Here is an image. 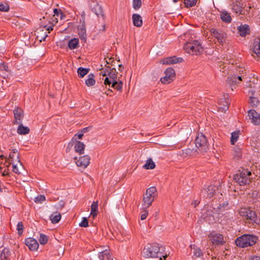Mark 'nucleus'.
Here are the masks:
<instances>
[{
    "label": "nucleus",
    "mask_w": 260,
    "mask_h": 260,
    "mask_svg": "<svg viewBox=\"0 0 260 260\" xmlns=\"http://www.w3.org/2000/svg\"><path fill=\"white\" fill-rule=\"evenodd\" d=\"M164 251L165 248L158 244H148L144 247L142 254L146 258L157 257L161 260L162 257H167V254L164 253Z\"/></svg>",
    "instance_id": "f257e3e1"
},
{
    "label": "nucleus",
    "mask_w": 260,
    "mask_h": 260,
    "mask_svg": "<svg viewBox=\"0 0 260 260\" xmlns=\"http://www.w3.org/2000/svg\"><path fill=\"white\" fill-rule=\"evenodd\" d=\"M110 71H107L108 76L106 77L103 80L106 86L112 87L118 91L122 89L123 82L119 80H117V72L115 68L110 69Z\"/></svg>",
    "instance_id": "f03ea898"
},
{
    "label": "nucleus",
    "mask_w": 260,
    "mask_h": 260,
    "mask_svg": "<svg viewBox=\"0 0 260 260\" xmlns=\"http://www.w3.org/2000/svg\"><path fill=\"white\" fill-rule=\"evenodd\" d=\"M246 72L244 68L236 67L235 73L231 75L228 77L226 80V84L230 86L232 90H233V87L239 84L243 79H246Z\"/></svg>",
    "instance_id": "7ed1b4c3"
},
{
    "label": "nucleus",
    "mask_w": 260,
    "mask_h": 260,
    "mask_svg": "<svg viewBox=\"0 0 260 260\" xmlns=\"http://www.w3.org/2000/svg\"><path fill=\"white\" fill-rule=\"evenodd\" d=\"M257 240V237L256 236L244 234L238 237L235 240V243L239 247L245 248L254 245Z\"/></svg>",
    "instance_id": "20e7f679"
},
{
    "label": "nucleus",
    "mask_w": 260,
    "mask_h": 260,
    "mask_svg": "<svg viewBox=\"0 0 260 260\" xmlns=\"http://www.w3.org/2000/svg\"><path fill=\"white\" fill-rule=\"evenodd\" d=\"M157 189L155 187L151 186L147 188L143 198L142 204L143 209H147L149 207L157 197Z\"/></svg>",
    "instance_id": "39448f33"
},
{
    "label": "nucleus",
    "mask_w": 260,
    "mask_h": 260,
    "mask_svg": "<svg viewBox=\"0 0 260 260\" xmlns=\"http://www.w3.org/2000/svg\"><path fill=\"white\" fill-rule=\"evenodd\" d=\"M239 214L246 222L259 224L255 212L249 208H241L239 211Z\"/></svg>",
    "instance_id": "423d86ee"
},
{
    "label": "nucleus",
    "mask_w": 260,
    "mask_h": 260,
    "mask_svg": "<svg viewBox=\"0 0 260 260\" xmlns=\"http://www.w3.org/2000/svg\"><path fill=\"white\" fill-rule=\"evenodd\" d=\"M184 49L185 52L192 55H199L203 51L201 44L197 40L186 42L184 45Z\"/></svg>",
    "instance_id": "0eeeda50"
},
{
    "label": "nucleus",
    "mask_w": 260,
    "mask_h": 260,
    "mask_svg": "<svg viewBox=\"0 0 260 260\" xmlns=\"http://www.w3.org/2000/svg\"><path fill=\"white\" fill-rule=\"evenodd\" d=\"M251 172L248 169H244L235 175L234 179L240 185H244L251 182Z\"/></svg>",
    "instance_id": "6e6552de"
},
{
    "label": "nucleus",
    "mask_w": 260,
    "mask_h": 260,
    "mask_svg": "<svg viewBox=\"0 0 260 260\" xmlns=\"http://www.w3.org/2000/svg\"><path fill=\"white\" fill-rule=\"evenodd\" d=\"M197 148L201 152H206L208 150L209 144L207 138L202 133H199L195 140Z\"/></svg>",
    "instance_id": "1a4fd4ad"
},
{
    "label": "nucleus",
    "mask_w": 260,
    "mask_h": 260,
    "mask_svg": "<svg viewBox=\"0 0 260 260\" xmlns=\"http://www.w3.org/2000/svg\"><path fill=\"white\" fill-rule=\"evenodd\" d=\"M73 146L74 149L76 153L80 155L84 154L85 147V144L83 142L77 141L75 138H73L69 143L66 149L67 152L69 151L71 148Z\"/></svg>",
    "instance_id": "9d476101"
},
{
    "label": "nucleus",
    "mask_w": 260,
    "mask_h": 260,
    "mask_svg": "<svg viewBox=\"0 0 260 260\" xmlns=\"http://www.w3.org/2000/svg\"><path fill=\"white\" fill-rule=\"evenodd\" d=\"M210 32L220 44L223 45L225 42L226 34L223 30L211 28L210 29Z\"/></svg>",
    "instance_id": "9b49d317"
},
{
    "label": "nucleus",
    "mask_w": 260,
    "mask_h": 260,
    "mask_svg": "<svg viewBox=\"0 0 260 260\" xmlns=\"http://www.w3.org/2000/svg\"><path fill=\"white\" fill-rule=\"evenodd\" d=\"M165 76L160 79V81L163 84H168L173 81L175 77V72L172 68H168L165 72Z\"/></svg>",
    "instance_id": "f8f14e48"
},
{
    "label": "nucleus",
    "mask_w": 260,
    "mask_h": 260,
    "mask_svg": "<svg viewBox=\"0 0 260 260\" xmlns=\"http://www.w3.org/2000/svg\"><path fill=\"white\" fill-rule=\"evenodd\" d=\"M208 237L212 243L214 245H223L225 243L223 236L221 234L212 233L209 235Z\"/></svg>",
    "instance_id": "ddd939ff"
},
{
    "label": "nucleus",
    "mask_w": 260,
    "mask_h": 260,
    "mask_svg": "<svg viewBox=\"0 0 260 260\" xmlns=\"http://www.w3.org/2000/svg\"><path fill=\"white\" fill-rule=\"evenodd\" d=\"M74 159L77 166L85 169L89 165L90 157L89 155H85L79 157V158L75 156Z\"/></svg>",
    "instance_id": "4468645a"
},
{
    "label": "nucleus",
    "mask_w": 260,
    "mask_h": 260,
    "mask_svg": "<svg viewBox=\"0 0 260 260\" xmlns=\"http://www.w3.org/2000/svg\"><path fill=\"white\" fill-rule=\"evenodd\" d=\"M13 114L15 119L14 124H18L22 123L24 116L23 109L19 107H16L13 110Z\"/></svg>",
    "instance_id": "2eb2a0df"
},
{
    "label": "nucleus",
    "mask_w": 260,
    "mask_h": 260,
    "mask_svg": "<svg viewBox=\"0 0 260 260\" xmlns=\"http://www.w3.org/2000/svg\"><path fill=\"white\" fill-rule=\"evenodd\" d=\"M181 57H176V56H171L166 57L159 61L160 63L162 64H171L181 62L182 61Z\"/></svg>",
    "instance_id": "dca6fc26"
},
{
    "label": "nucleus",
    "mask_w": 260,
    "mask_h": 260,
    "mask_svg": "<svg viewBox=\"0 0 260 260\" xmlns=\"http://www.w3.org/2000/svg\"><path fill=\"white\" fill-rule=\"evenodd\" d=\"M248 115L251 122L254 125H258L260 123V115L254 110H250Z\"/></svg>",
    "instance_id": "f3484780"
},
{
    "label": "nucleus",
    "mask_w": 260,
    "mask_h": 260,
    "mask_svg": "<svg viewBox=\"0 0 260 260\" xmlns=\"http://www.w3.org/2000/svg\"><path fill=\"white\" fill-rule=\"evenodd\" d=\"M25 244L31 251H36L39 247L38 241L32 238H28L25 239Z\"/></svg>",
    "instance_id": "a211bd4d"
},
{
    "label": "nucleus",
    "mask_w": 260,
    "mask_h": 260,
    "mask_svg": "<svg viewBox=\"0 0 260 260\" xmlns=\"http://www.w3.org/2000/svg\"><path fill=\"white\" fill-rule=\"evenodd\" d=\"M78 31L79 38L83 43H85L87 40V34L85 25L83 23L78 26Z\"/></svg>",
    "instance_id": "6ab92c4d"
},
{
    "label": "nucleus",
    "mask_w": 260,
    "mask_h": 260,
    "mask_svg": "<svg viewBox=\"0 0 260 260\" xmlns=\"http://www.w3.org/2000/svg\"><path fill=\"white\" fill-rule=\"evenodd\" d=\"M219 105V110L221 112H225L229 109L230 102L229 99H221L218 101Z\"/></svg>",
    "instance_id": "aec40b11"
},
{
    "label": "nucleus",
    "mask_w": 260,
    "mask_h": 260,
    "mask_svg": "<svg viewBox=\"0 0 260 260\" xmlns=\"http://www.w3.org/2000/svg\"><path fill=\"white\" fill-rule=\"evenodd\" d=\"M133 22L134 26L141 27L143 24L142 17L138 14H134L132 16Z\"/></svg>",
    "instance_id": "412c9836"
},
{
    "label": "nucleus",
    "mask_w": 260,
    "mask_h": 260,
    "mask_svg": "<svg viewBox=\"0 0 260 260\" xmlns=\"http://www.w3.org/2000/svg\"><path fill=\"white\" fill-rule=\"evenodd\" d=\"M253 52L260 57V39L255 38L253 43Z\"/></svg>",
    "instance_id": "4be33fe9"
},
{
    "label": "nucleus",
    "mask_w": 260,
    "mask_h": 260,
    "mask_svg": "<svg viewBox=\"0 0 260 260\" xmlns=\"http://www.w3.org/2000/svg\"><path fill=\"white\" fill-rule=\"evenodd\" d=\"M99 257L100 260H112L113 258L109 250H105L99 253Z\"/></svg>",
    "instance_id": "5701e85b"
},
{
    "label": "nucleus",
    "mask_w": 260,
    "mask_h": 260,
    "mask_svg": "<svg viewBox=\"0 0 260 260\" xmlns=\"http://www.w3.org/2000/svg\"><path fill=\"white\" fill-rule=\"evenodd\" d=\"M220 17L221 20L225 23H229L232 21L230 13L226 11H221L220 13Z\"/></svg>",
    "instance_id": "b1692460"
},
{
    "label": "nucleus",
    "mask_w": 260,
    "mask_h": 260,
    "mask_svg": "<svg viewBox=\"0 0 260 260\" xmlns=\"http://www.w3.org/2000/svg\"><path fill=\"white\" fill-rule=\"evenodd\" d=\"M238 30L240 35L242 37H244L249 34V27L247 24L242 25L238 27Z\"/></svg>",
    "instance_id": "393cba45"
},
{
    "label": "nucleus",
    "mask_w": 260,
    "mask_h": 260,
    "mask_svg": "<svg viewBox=\"0 0 260 260\" xmlns=\"http://www.w3.org/2000/svg\"><path fill=\"white\" fill-rule=\"evenodd\" d=\"M18 124H19V125L18 126L17 130V132L18 134L24 135L28 134L29 133L30 129L27 126H23L22 123H19Z\"/></svg>",
    "instance_id": "a878e982"
},
{
    "label": "nucleus",
    "mask_w": 260,
    "mask_h": 260,
    "mask_svg": "<svg viewBox=\"0 0 260 260\" xmlns=\"http://www.w3.org/2000/svg\"><path fill=\"white\" fill-rule=\"evenodd\" d=\"M79 41L78 38H73L68 42V47L71 50L76 49L79 46Z\"/></svg>",
    "instance_id": "bb28decb"
},
{
    "label": "nucleus",
    "mask_w": 260,
    "mask_h": 260,
    "mask_svg": "<svg viewBox=\"0 0 260 260\" xmlns=\"http://www.w3.org/2000/svg\"><path fill=\"white\" fill-rule=\"evenodd\" d=\"M217 189V187L215 185L209 186L206 190L207 197L211 198L214 195Z\"/></svg>",
    "instance_id": "cd10ccee"
},
{
    "label": "nucleus",
    "mask_w": 260,
    "mask_h": 260,
    "mask_svg": "<svg viewBox=\"0 0 260 260\" xmlns=\"http://www.w3.org/2000/svg\"><path fill=\"white\" fill-rule=\"evenodd\" d=\"M98 202H93L91 206V212L90 215L94 218L98 215Z\"/></svg>",
    "instance_id": "c85d7f7f"
},
{
    "label": "nucleus",
    "mask_w": 260,
    "mask_h": 260,
    "mask_svg": "<svg viewBox=\"0 0 260 260\" xmlns=\"http://www.w3.org/2000/svg\"><path fill=\"white\" fill-rule=\"evenodd\" d=\"M11 255L10 251L9 248H4L0 254L1 260H8Z\"/></svg>",
    "instance_id": "c756f323"
},
{
    "label": "nucleus",
    "mask_w": 260,
    "mask_h": 260,
    "mask_svg": "<svg viewBox=\"0 0 260 260\" xmlns=\"http://www.w3.org/2000/svg\"><path fill=\"white\" fill-rule=\"evenodd\" d=\"M232 9L237 14H242L243 13V8L239 2L234 4Z\"/></svg>",
    "instance_id": "7c9ffc66"
},
{
    "label": "nucleus",
    "mask_w": 260,
    "mask_h": 260,
    "mask_svg": "<svg viewBox=\"0 0 260 260\" xmlns=\"http://www.w3.org/2000/svg\"><path fill=\"white\" fill-rule=\"evenodd\" d=\"M95 83L94 80V75L93 74H89L88 75V78L85 80V84L88 86H92Z\"/></svg>",
    "instance_id": "2f4dec72"
},
{
    "label": "nucleus",
    "mask_w": 260,
    "mask_h": 260,
    "mask_svg": "<svg viewBox=\"0 0 260 260\" xmlns=\"http://www.w3.org/2000/svg\"><path fill=\"white\" fill-rule=\"evenodd\" d=\"M155 167V164L151 158H148L146 164L143 166V168L145 169H153Z\"/></svg>",
    "instance_id": "473e14b6"
},
{
    "label": "nucleus",
    "mask_w": 260,
    "mask_h": 260,
    "mask_svg": "<svg viewBox=\"0 0 260 260\" xmlns=\"http://www.w3.org/2000/svg\"><path fill=\"white\" fill-rule=\"evenodd\" d=\"M89 71V68H84L80 67L77 70L78 75L80 78H83L85 75L88 74Z\"/></svg>",
    "instance_id": "72a5a7b5"
},
{
    "label": "nucleus",
    "mask_w": 260,
    "mask_h": 260,
    "mask_svg": "<svg viewBox=\"0 0 260 260\" xmlns=\"http://www.w3.org/2000/svg\"><path fill=\"white\" fill-rule=\"evenodd\" d=\"M50 218L53 223H58L61 219V214L57 212L53 213L50 215Z\"/></svg>",
    "instance_id": "f704fd0d"
},
{
    "label": "nucleus",
    "mask_w": 260,
    "mask_h": 260,
    "mask_svg": "<svg viewBox=\"0 0 260 260\" xmlns=\"http://www.w3.org/2000/svg\"><path fill=\"white\" fill-rule=\"evenodd\" d=\"M239 135V132H234L231 134V143L232 145H234L237 141Z\"/></svg>",
    "instance_id": "c9c22d12"
},
{
    "label": "nucleus",
    "mask_w": 260,
    "mask_h": 260,
    "mask_svg": "<svg viewBox=\"0 0 260 260\" xmlns=\"http://www.w3.org/2000/svg\"><path fill=\"white\" fill-rule=\"evenodd\" d=\"M193 256L196 257H199L203 255V252L201 249L198 247H193Z\"/></svg>",
    "instance_id": "e433bc0d"
},
{
    "label": "nucleus",
    "mask_w": 260,
    "mask_h": 260,
    "mask_svg": "<svg viewBox=\"0 0 260 260\" xmlns=\"http://www.w3.org/2000/svg\"><path fill=\"white\" fill-rule=\"evenodd\" d=\"M142 6L141 0H133V7L135 10L139 9Z\"/></svg>",
    "instance_id": "4c0bfd02"
},
{
    "label": "nucleus",
    "mask_w": 260,
    "mask_h": 260,
    "mask_svg": "<svg viewBox=\"0 0 260 260\" xmlns=\"http://www.w3.org/2000/svg\"><path fill=\"white\" fill-rule=\"evenodd\" d=\"M24 226L22 221H20L17 225V230L18 231V234L19 236H21L23 232Z\"/></svg>",
    "instance_id": "58836bf2"
},
{
    "label": "nucleus",
    "mask_w": 260,
    "mask_h": 260,
    "mask_svg": "<svg viewBox=\"0 0 260 260\" xmlns=\"http://www.w3.org/2000/svg\"><path fill=\"white\" fill-rule=\"evenodd\" d=\"M249 103L252 107H256L258 104V100L256 98L250 96L249 99Z\"/></svg>",
    "instance_id": "ea45409f"
},
{
    "label": "nucleus",
    "mask_w": 260,
    "mask_h": 260,
    "mask_svg": "<svg viewBox=\"0 0 260 260\" xmlns=\"http://www.w3.org/2000/svg\"><path fill=\"white\" fill-rule=\"evenodd\" d=\"M46 200V198L44 195L40 194L39 196H38L36 197L34 201L36 203H42L43 202L45 201Z\"/></svg>",
    "instance_id": "a19ab883"
},
{
    "label": "nucleus",
    "mask_w": 260,
    "mask_h": 260,
    "mask_svg": "<svg viewBox=\"0 0 260 260\" xmlns=\"http://www.w3.org/2000/svg\"><path fill=\"white\" fill-rule=\"evenodd\" d=\"M39 241L41 244H45L48 242V237L44 234H41Z\"/></svg>",
    "instance_id": "79ce46f5"
},
{
    "label": "nucleus",
    "mask_w": 260,
    "mask_h": 260,
    "mask_svg": "<svg viewBox=\"0 0 260 260\" xmlns=\"http://www.w3.org/2000/svg\"><path fill=\"white\" fill-rule=\"evenodd\" d=\"M9 6L7 3L0 4V11L8 12L9 10Z\"/></svg>",
    "instance_id": "37998d69"
},
{
    "label": "nucleus",
    "mask_w": 260,
    "mask_h": 260,
    "mask_svg": "<svg viewBox=\"0 0 260 260\" xmlns=\"http://www.w3.org/2000/svg\"><path fill=\"white\" fill-rule=\"evenodd\" d=\"M197 0H184V3L186 7H192L196 5Z\"/></svg>",
    "instance_id": "c03bdc74"
},
{
    "label": "nucleus",
    "mask_w": 260,
    "mask_h": 260,
    "mask_svg": "<svg viewBox=\"0 0 260 260\" xmlns=\"http://www.w3.org/2000/svg\"><path fill=\"white\" fill-rule=\"evenodd\" d=\"M18 151L17 149H14L13 151L10 152L9 154V159H11V162H15L14 161L15 155V154L17 153Z\"/></svg>",
    "instance_id": "a18cd8bd"
},
{
    "label": "nucleus",
    "mask_w": 260,
    "mask_h": 260,
    "mask_svg": "<svg viewBox=\"0 0 260 260\" xmlns=\"http://www.w3.org/2000/svg\"><path fill=\"white\" fill-rule=\"evenodd\" d=\"M79 225L84 228L88 226V221L86 217H83L82 221L79 223Z\"/></svg>",
    "instance_id": "49530a36"
},
{
    "label": "nucleus",
    "mask_w": 260,
    "mask_h": 260,
    "mask_svg": "<svg viewBox=\"0 0 260 260\" xmlns=\"http://www.w3.org/2000/svg\"><path fill=\"white\" fill-rule=\"evenodd\" d=\"M148 214V211L146 209H143V210L141 212V219L144 220L146 218Z\"/></svg>",
    "instance_id": "de8ad7c7"
},
{
    "label": "nucleus",
    "mask_w": 260,
    "mask_h": 260,
    "mask_svg": "<svg viewBox=\"0 0 260 260\" xmlns=\"http://www.w3.org/2000/svg\"><path fill=\"white\" fill-rule=\"evenodd\" d=\"M12 164L13 167V171L17 174H20L19 172V170L17 167V163H15V162H11Z\"/></svg>",
    "instance_id": "09e8293b"
},
{
    "label": "nucleus",
    "mask_w": 260,
    "mask_h": 260,
    "mask_svg": "<svg viewBox=\"0 0 260 260\" xmlns=\"http://www.w3.org/2000/svg\"><path fill=\"white\" fill-rule=\"evenodd\" d=\"M83 133L80 131L78 133L76 134L73 137V138H75L76 140L77 138H78V139H81L83 137Z\"/></svg>",
    "instance_id": "8fccbe9b"
},
{
    "label": "nucleus",
    "mask_w": 260,
    "mask_h": 260,
    "mask_svg": "<svg viewBox=\"0 0 260 260\" xmlns=\"http://www.w3.org/2000/svg\"><path fill=\"white\" fill-rule=\"evenodd\" d=\"M48 37V35L47 34H45V35H44V36L43 37H41V36H39V35H38L37 36V38L39 40V41L40 42H42V41H45V39L46 38V37Z\"/></svg>",
    "instance_id": "3c124183"
},
{
    "label": "nucleus",
    "mask_w": 260,
    "mask_h": 260,
    "mask_svg": "<svg viewBox=\"0 0 260 260\" xmlns=\"http://www.w3.org/2000/svg\"><path fill=\"white\" fill-rule=\"evenodd\" d=\"M8 67L4 63L0 64V70L1 71H7Z\"/></svg>",
    "instance_id": "603ef678"
},
{
    "label": "nucleus",
    "mask_w": 260,
    "mask_h": 260,
    "mask_svg": "<svg viewBox=\"0 0 260 260\" xmlns=\"http://www.w3.org/2000/svg\"><path fill=\"white\" fill-rule=\"evenodd\" d=\"M107 71H109V70H107L106 71H102L100 73V75H102L103 77H106L108 76V72Z\"/></svg>",
    "instance_id": "864d4df0"
},
{
    "label": "nucleus",
    "mask_w": 260,
    "mask_h": 260,
    "mask_svg": "<svg viewBox=\"0 0 260 260\" xmlns=\"http://www.w3.org/2000/svg\"><path fill=\"white\" fill-rule=\"evenodd\" d=\"M90 129V127H86L82 128L80 131L82 133L84 134V133L88 132Z\"/></svg>",
    "instance_id": "5fc2aeb1"
},
{
    "label": "nucleus",
    "mask_w": 260,
    "mask_h": 260,
    "mask_svg": "<svg viewBox=\"0 0 260 260\" xmlns=\"http://www.w3.org/2000/svg\"><path fill=\"white\" fill-rule=\"evenodd\" d=\"M16 161L17 162V163L19 164L20 166H22V164L21 162L20 159L19 158L18 153L16 156Z\"/></svg>",
    "instance_id": "6e6d98bb"
},
{
    "label": "nucleus",
    "mask_w": 260,
    "mask_h": 260,
    "mask_svg": "<svg viewBox=\"0 0 260 260\" xmlns=\"http://www.w3.org/2000/svg\"><path fill=\"white\" fill-rule=\"evenodd\" d=\"M53 11H54V15H57V16H58L59 13H61L60 10H58L57 9H54Z\"/></svg>",
    "instance_id": "4d7b16f0"
},
{
    "label": "nucleus",
    "mask_w": 260,
    "mask_h": 260,
    "mask_svg": "<svg viewBox=\"0 0 260 260\" xmlns=\"http://www.w3.org/2000/svg\"><path fill=\"white\" fill-rule=\"evenodd\" d=\"M250 260H260V257L258 256H253L250 257Z\"/></svg>",
    "instance_id": "13d9d810"
},
{
    "label": "nucleus",
    "mask_w": 260,
    "mask_h": 260,
    "mask_svg": "<svg viewBox=\"0 0 260 260\" xmlns=\"http://www.w3.org/2000/svg\"><path fill=\"white\" fill-rule=\"evenodd\" d=\"M9 173L8 171H5L4 172L2 173V176H9Z\"/></svg>",
    "instance_id": "bf43d9fd"
},
{
    "label": "nucleus",
    "mask_w": 260,
    "mask_h": 260,
    "mask_svg": "<svg viewBox=\"0 0 260 260\" xmlns=\"http://www.w3.org/2000/svg\"><path fill=\"white\" fill-rule=\"evenodd\" d=\"M237 153H238L237 154V156L238 157L240 156V155H241V151H240V149H238V151H237Z\"/></svg>",
    "instance_id": "052dcab7"
},
{
    "label": "nucleus",
    "mask_w": 260,
    "mask_h": 260,
    "mask_svg": "<svg viewBox=\"0 0 260 260\" xmlns=\"http://www.w3.org/2000/svg\"><path fill=\"white\" fill-rule=\"evenodd\" d=\"M47 30L49 31V32L50 31V30H53V28L52 26H49L47 28Z\"/></svg>",
    "instance_id": "680f3d73"
},
{
    "label": "nucleus",
    "mask_w": 260,
    "mask_h": 260,
    "mask_svg": "<svg viewBox=\"0 0 260 260\" xmlns=\"http://www.w3.org/2000/svg\"><path fill=\"white\" fill-rule=\"evenodd\" d=\"M199 204V202L195 201L194 203V207H196Z\"/></svg>",
    "instance_id": "e2e57ef3"
},
{
    "label": "nucleus",
    "mask_w": 260,
    "mask_h": 260,
    "mask_svg": "<svg viewBox=\"0 0 260 260\" xmlns=\"http://www.w3.org/2000/svg\"><path fill=\"white\" fill-rule=\"evenodd\" d=\"M119 70H120V69H121V68L123 69V66L122 64H119Z\"/></svg>",
    "instance_id": "0e129e2a"
},
{
    "label": "nucleus",
    "mask_w": 260,
    "mask_h": 260,
    "mask_svg": "<svg viewBox=\"0 0 260 260\" xmlns=\"http://www.w3.org/2000/svg\"><path fill=\"white\" fill-rule=\"evenodd\" d=\"M0 157H1V158H6V157H5L4 155H1L0 156Z\"/></svg>",
    "instance_id": "69168bd1"
},
{
    "label": "nucleus",
    "mask_w": 260,
    "mask_h": 260,
    "mask_svg": "<svg viewBox=\"0 0 260 260\" xmlns=\"http://www.w3.org/2000/svg\"><path fill=\"white\" fill-rule=\"evenodd\" d=\"M111 59H112L111 58H109V61H107V63L108 64H109V63H110V61H111Z\"/></svg>",
    "instance_id": "338daca9"
},
{
    "label": "nucleus",
    "mask_w": 260,
    "mask_h": 260,
    "mask_svg": "<svg viewBox=\"0 0 260 260\" xmlns=\"http://www.w3.org/2000/svg\"><path fill=\"white\" fill-rule=\"evenodd\" d=\"M174 2L176 3L178 2L179 0H173Z\"/></svg>",
    "instance_id": "774afa93"
}]
</instances>
